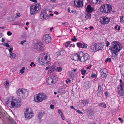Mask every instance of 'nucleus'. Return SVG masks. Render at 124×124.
Segmentation results:
<instances>
[{
    "mask_svg": "<svg viewBox=\"0 0 124 124\" xmlns=\"http://www.w3.org/2000/svg\"><path fill=\"white\" fill-rule=\"evenodd\" d=\"M20 72L21 73V74H23L24 72V70H23L21 69L20 70Z\"/></svg>",
    "mask_w": 124,
    "mask_h": 124,
    "instance_id": "49",
    "label": "nucleus"
},
{
    "mask_svg": "<svg viewBox=\"0 0 124 124\" xmlns=\"http://www.w3.org/2000/svg\"><path fill=\"white\" fill-rule=\"evenodd\" d=\"M82 1L81 0H75L74 1V5L77 7L83 6Z\"/></svg>",
    "mask_w": 124,
    "mask_h": 124,
    "instance_id": "17",
    "label": "nucleus"
},
{
    "mask_svg": "<svg viewBox=\"0 0 124 124\" xmlns=\"http://www.w3.org/2000/svg\"><path fill=\"white\" fill-rule=\"evenodd\" d=\"M67 80L66 81V82L67 84H68V82H70L71 81V80H70L68 78L67 79Z\"/></svg>",
    "mask_w": 124,
    "mask_h": 124,
    "instance_id": "43",
    "label": "nucleus"
},
{
    "mask_svg": "<svg viewBox=\"0 0 124 124\" xmlns=\"http://www.w3.org/2000/svg\"><path fill=\"white\" fill-rule=\"evenodd\" d=\"M43 40L44 42L47 44L50 43L52 40L49 34H44L43 36Z\"/></svg>",
    "mask_w": 124,
    "mask_h": 124,
    "instance_id": "12",
    "label": "nucleus"
},
{
    "mask_svg": "<svg viewBox=\"0 0 124 124\" xmlns=\"http://www.w3.org/2000/svg\"><path fill=\"white\" fill-rule=\"evenodd\" d=\"M50 108L52 109H54V106L52 104H51L50 105Z\"/></svg>",
    "mask_w": 124,
    "mask_h": 124,
    "instance_id": "41",
    "label": "nucleus"
},
{
    "mask_svg": "<svg viewBox=\"0 0 124 124\" xmlns=\"http://www.w3.org/2000/svg\"><path fill=\"white\" fill-rule=\"evenodd\" d=\"M9 57L11 58H15V57H16V54H15L13 53L12 52L10 53Z\"/></svg>",
    "mask_w": 124,
    "mask_h": 124,
    "instance_id": "26",
    "label": "nucleus"
},
{
    "mask_svg": "<svg viewBox=\"0 0 124 124\" xmlns=\"http://www.w3.org/2000/svg\"><path fill=\"white\" fill-rule=\"evenodd\" d=\"M88 111L90 113H92L93 112V110L92 109H89Z\"/></svg>",
    "mask_w": 124,
    "mask_h": 124,
    "instance_id": "53",
    "label": "nucleus"
},
{
    "mask_svg": "<svg viewBox=\"0 0 124 124\" xmlns=\"http://www.w3.org/2000/svg\"><path fill=\"white\" fill-rule=\"evenodd\" d=\"M58 113L60 115H61L62 114V112L61 111V110L60 109H58Z\"/></svg>",
    "mask_w": 124,
    "mask_h": 124,
    "instance_id": "44",
    "label": "nucleus"
},
{
    "mask_svg": "<svg viewBox=\"0 0 124 124\" xmlns=\"http://www.w3.org/2000/svg\"><path fill=\"white\" fill-rule=\"evenodd\" d=\"M91 67V65H90L89 66L87 67H86V69H89Z\"/></svg>",
    "mask_w": 124,
    "mask_h": 124,
    "instance_id": "57",
    "label": "nucleus"
},
{
    "mask_svg": "<svg viewBox=\"0 0 124 124\" xmlns=\"http://www.w3.org/2000/svg\"><path fill=\"white\" fill-rule=\"evenodd\" d=\"M70 41H68L66 42L65 44V46L67 47L70 44Z\"/></svg>",
    "mask_w": 124,
    "mask_h": 124,
    "instance_id": "32",
    "label": "nucleus"
},
{
    "mask_svg": "<svg viewBox=\"0 0 124 124\" xmlns=\"http://www.w3.org/2000/svg\"><path fill=\"white\" fill-rule=\"evenodd\" d=\"M60 115L62 119L63 120H64V116L62 114Z\"/></svg>",
    "mask_w": 124,
    "mask_h": 124,
    "instance_id": "48",
    "label": "nucleus"
},
{
    "mask_svg": "<svg viewBox=\"0 0 124 124\" xmlns=\"http://www.w3.org/2000/svg\"><path fill=\"white\" fill-rule=\"evenodd\" d=\"M81 56L80 59V61L81 62H84L89 60L90 59V57L89 55L87 54H83V53L81 52Z\"/></svg>",
    "mask_w": 124,
    "mask_h": 124,
    "instance_id": "11",
    "label": "nucleus"
},
{
    "mask_svg": "<svg viewBox=\"0 0 124 124\" xmlns=\"http://www.w3.org/2000/svg\"><path fill=\"white\" fill-rule=\"evenodd\" d=\"M57 78L55 76H52L47 78L46 83L48 85H50L55 83L57 81Z\"/></svg>",
    "mask_w": 124,
    "mask_h": 124,
    "instance_id": "8",
    "label": "nucleus"
},
{
    "mask_svg": "<svg viewBox=\"0 0 124 124\" xmlns=\"http://www.w3.org/2000/svg\"><path fill=\"white\" fill-rule=\"evenodd\" d=\"M1 41L2 42H3L4 41V39L3 38H1Z\"/></svg>",
    "mask_w": 124,
    "mask_h": 124,
    "instance_id": "56",
    "label": "nucleus"
},
{
    "mask_svg": "<svg viewBox=\"0 0 124 124\" xmlns=\"http://www.w3.org/2000/svg\"><path fill=\"white\" fill-rule=\"evenodd\" d=\"M47 16L45 10H44L41 11V13L40 15V17L41 19L43 20L46 18Z\"/></svg>",
    "mask_w": 124,
    "mask_h": 124,
    "instance_id": "21",
    "label": "nucleus"
},
{
    "mask_svg": "<svg viewBox=\"0 0 124 124\" xmlns=\"http://www.w3.org/2000/svg\"><path fill=\"white\" fill-rule=\"evenodd\" d=\"M67 122L69 124H71V123L70 121H68Z\"/></svg>",
    "mask_w": 124,
    "mask_h": 124,
    "instance_id": "64",
    "label": "nucleus"
},
{
    "mask_svg": "<svg viewBox=\"0 0 124 124\" xmlns=\"http://www.w3.org/2000/svg\"><path fill=\"white\" fill-rule=\"evenodd\" d=\"M89 102V101L88 100H83L82 101L81 103L82 104V106H84L86 105V104H88Z\"/></svg>",
    "mask_w": 124,
    "mask_h": 124,
    "instance_id": "27",
    "label": "nucleus"
},
{
    "mask_svg": "<svg viewBox=\"0 0 124 124\" xmlns=\"http://www.w3.org/2000/svg\"><path fill=\"white\" fill-rule=\"evenodd\" d=\"M51 59L49 55L47 53H43L40 55L39 60L41 65L47 64L50 61Z\"/></svg>",
    "mask_w": 124,
    "mask_h": 124,
    "instance_id": "2",
    "label": "nucleus"
},
{
    "mask_svg": "<svg viewBox=\"0 0 124 124\" xmlns=\"http://www.w3.org/2000/svg\"><path fill=\"white\" fill-rule=\"evenodd\" d=\"M105 95L106 96H107L108 95V93L107 92H106L105 93Z\"/></svg>",
    "mask_w": 124,
    "mask_h": 124,
    "instance_id": "54",
    "label": "nucleus"
},
{
    "mask_svg": "<svg viewBox=\"0 0 124 124\" xmlns=\"http://www.w3.org/2000/svg\"><path fill=\"white\" fill-rule=\"evenodd\" d=\"M103 46V44L100 43H98L95 46V49H96V51L102 50Z\"/></svg>",
    "mask_w": 124,
    "mask_h": 124,
    "instance_id": "19",
    "label": "nucleus"
},
{
    "mask_svg": "<svg viewBox=\"0 0 124 124\" xmlns=\"http://www.w3.org/2000/svg\"><path fill=\"white\" fill-rule=\"evenodd\" d=\"M25 67H22V68L21 69H22L23 70H24V69H25Z\"/></svg>",
    "mask_w": 124,
    "mask_h": 124,
    "instance_id": "63",
    "label": "nucleus"
},
{
    "mask_svg": "<svg viewBox=\"0 0 124 124\" xmlns=\"http://www.w3.org/2000/svg\"><path fill=\"white\" fill-rule=\"evenodd\" d=\"M16 93L17 95L20 98H25L28 96V94L27 90L23 88H19L16 91Z\"/></svg>",
    "mask_w": 124,
    "mask_h": 124,
    "instance_id": "3",
    "label": "nucleus"
},
{
    "mask_svg": "<svg viewBox=\"0 0 124 124\" xmlns=\"http://www.w3.org/2000/svg\"><path fill=\"white\" fill-rule=\"evenodd\" d=\"M77 45L79 48H86L87 46V44L84 43L78 42L77 43Z\"/></svg>",
    "mask_w": 124,
    "mask_h": 124,
    "instance_id": "20",
    "label": "nucleus"
},
{
    "mask_svg": "<svg viewBox=\"0 0 124 124\" xmlns=\"http://www.w3.org/2000/svg\"><path fill=\"white\" fill-rule=\"evenodd\" d=\"M80 53L75 54L73 55L72 57L73 60L75 61H80V59L81 56Z\"/></svg>",
    "mask_w": 124,
    "mask_h": 124,
    "instance_id": "18",
    "label": "nucleus"
},
{
    "mask_svg": "<svg viewBox=\"0 0 124 124\" xmlns=\"http://www.w3.org/2000/svg\"><path fill=\"white\" fill-rule=\"evenodd\" d=\"M54 13L56 15H58V12L55 11L54 12Z\"/></svg>",
    "mask_w": 124,
    "mask_h": 124,
    "instance_id": "59",
    "label": "nucleus"
},
{
    "mask_svg": "<svg viewBox=\"0 0 124 124\" xmlns=\"http://www.w3.org/2000/svg\"><path fill=\"white\" fill-rule=\"evenodd\" d=\"M93 9L92 7H91L90 5H88L86 8V11L87 12L89 13H92Z\"/></svg>",
    "mask_w": 124,
    "mask_h": 124,
    "instance_id": "22",
    "label": "nucleus"
},
{
    "mask_svg": "<svg viewBox=\"0 0 124 124\" xmlns=\"http://www.w3.org/2000/svg\"><path fill=\"white\" fill-rule=\"evenodd\" d=\"M118 26V25H117L115 27V29L117 30V27Z\"/></svg>",
    "mask_w": 124,
    "mask_h": 124,
    "instance_id": "58",
    "label": "nucleus"
},
{
    "mask_svg": "<svg viewBox=\"0 0 124 124\" xmlns=\"http://www.w3.org/2000/svg\"><path fill=\"white\" fill-rule=\"evenodd\" d=\"M56 70L58 72H60L62 70V69L61 67H57Z\"/></svg>",
    "mask_w": 124,
    "mask_h": 124,
    "instance_id": "33",
    "label": "nucleus"
},
{
    "mask_svg": "<svg viewBox=\"0 0 124 124\" xmlns=\"http://www.w3.org/2000/svg\"><path fill=\"white\" fill-rule=\"evenodd\" d=\"M103 83L101 82H100L98 84L97 93L98 95L99 96H100L102 94V91L103 90Z\"/></svg>",
    "mask_w": 124,
    "mask_h": 124,
    "instance_id": "14",
    "label": "nucleus"
},
{
    "mask_svg": "<svg viewBox=\"0 0 124 124\" xmlns=\"http://www.w3.org/2000/svg\"><path fill=\"white\" fill-rule=\"evenodd\" d=\"M3 45L5 46H6L8 47H9V45L7 43H5Z\"/></svg>",
    "mask_w": 124,
    "mask_h": 124,
    "instance_id": "37",
    "label": "nucleus"
},
{
    "mask_svg": "<svg viewBox=\"0 0 124 124\" xmlns=\"http://www.w3.org/2000/svg\"><path fill=\"white\" fill-rule=\"evenodd\" d=\"M9 51L10 52V53H11L12 52L13 50V48L12 47L11 48H8Z\"/></svg>",
    "mask_w": 124,
    "mask_h": 124,
    "instance_id": "40",
    "label": "nucleus"
},
{
    "mask_svg": "<svg viewBox=\"0 0 124 124\" xmlns=\"http://www.w3.org/2000/svg\"><path fill=\"white\" fill-rule=\"evenodd\" d=\"M21 105V101L19 99L13 100L11 102L10 107L11 108H17Z\"/></svg>",
    "mask_w": 124,
    "mask_h": 124,
    "instance_id": "7",
    "label": "nucleus"
},
{
    "mask_svg": "<svg viewBox=\"0 0 124 124\" xmlns=\"http://www.w3.org/2000/svg\"><path fill=\"white\" fill-rule=\"evenodd\" d=\"M118 119L119 120L121 121V123L123 122V120L121 118L119 117L118 118Z\"/></svg>",
    "mask_w": 124,
    "mask_h": 124,
    "instance_id": "50",
    "label": "nucleus"
},
{
    "mask_svg": "<svg viewBox=\"0 0 124 124\" xmlns=\"http://www.w3.org/2000/svg\"><path fill=\"white\" fill-rule=\"evenodd\" d=\"M45 114V113L44 112H39L38 115V117L39 119H40L42 118V116H43Z\"/></svg>",
    "mask_w": 124,
    "mask_h": 124,
    "instance_id": "23",
    "label": "nucleus"
},
{
    "mask_svg": "<svg viewBox=\"0 0 124 124\" xmlns=\"http://www.w3.org/2000/svg\"><path fill=\"white\" fill-rule=\"evenodd\" d=\"M29 0L30 1L35 3H36L37 2L36 0Z\"/></svg>",
    "mask_w": 124,
    "mask_h": 124,
    "instance_id": "52",
    "label": "nucleus"
},
{
    "mask_svg": "<svg viewBox=\"0 0 124 124\" xmlns=\"http://www.w3.org/2000/svg\"><path fill=\"white\" fill-rule=\"evenodd\" d=\"M101 11L105 13H109L112 10V8L111 5L108 4H104L101 6Z\"/></svg>",
    "mask_w": 124,
    "mask_h": 124,
    "instance_id": "4",
    "label": "nucleus"
},
{
    "mask_svg": "<svg viewBox=\"0 0 124 124\" xmlns=\"http://www.w3.org/2000/svg\"><path fill=\"white\" fill-rule=\"evenodd\" d=\"M76 111L79 114H83V113L82 112V111L79 110H77Z\"/></svg>",
    "mask_w": 124,
    "mask_h": 124,
    "instance_id": "42",
    "label": "nucleus"
},
{
    "mask_svg": "<svg viewBox=\"0 0 124 124\" xmlns=\"http://www.w3.org/2000/svg\"><path fill=\"white\" fill-rule=\"evenodd\" d=\"M29 109L26 108L24 112L25 118L27 119H30L33 116L32 112H29Z\"/></svg>",
    "mask_w": 124,
    "mask_h": 124,
    "instance_id": "13",
    "label": "nucleus"
},
{
    "mask_svg": "<svg viewBox=\"0 0 124 124\" xmlns=\"http://www.w3.org/2000/svg\"><path fill=\"white\" fill-rule=\"evenodd\" d=\"M102 0H92V2L95 4H99L101 3Z\"/></svg>",
    "mask_w": 124,
    "mask_h": 124,
    "instance_id": "24",
    "label": "nucleus"
},
{
    "mask_svg": "<svg viewBox=\"0 0 124 124\" xmlns=\"http://www.w3.org/2000/svg\"><path fill=\"white\" fill-rule=\"evenodd\" d=\"M106 46L107 47H108V46L110 44L109 42L108 41H107L106 42Z\"/></svg>",
    "mask_w": 124,
    "mask_h": 124,
    "instance_id": "46",
    "label": "nucleus"
},
{
    "mask_svg": "<svg viewBox=\"0 0 124 124\" xmlns=\"http://www.w3.org/2000/svg\"><path fill=\"white\" fill-rule=\"evenodd\" d=\"M91 17V16L90 14V13L88 14L87 15H86L85 17L87 19H90Z\"/></svg>",
    "mask_w": 124,
    "mask_h": 124,
    "instance_id": "30",
    "label": "nucleus"
},
{
    "mask_svg": "<svg viewBox=\"0 0 124 124\" xmlns=\"http://www.w3.org/2000/svg\"><path fill=\"white\" fill-rule=\"evenodd\" d=\"M34 48L39 51L42 50L43 49V44L41 42H38L36 44Z\"/></svg>",
    "mask_w": 124,
    "mask_h": 124,
    "instance_id": "15",
    "label": "nucleus"
},
{
    "mask_svg": "<svg viewBox=\"0 0 124 124\" xmlns=\"http://www.w3.org/2000/svg\"><path fill=\"white\" fill-rule=\"evenodd\" d=\"M111 59L110 58H107L105 61L106 62H110L111 61Z\"/></svg>",
    "mask_w": 124,
    "mask_h": 124,
    "instance_id": "35",
    "label": "nucleus"
},
{
    "mask_svg": "<svg viewBox=\"0 0 124 124\" xmlns=\"http://www.w3.org/2000/svg\"><path fill=\"white\" fill-rule=\"evenodd\" d=\"M120 22H123L124 21V20H123V16H120Z\"/></svg>",
    "mask_w": 124,
    "mask_h": 124,
    "instance_id": "38",
    "label": "nucleus"
},
{
    "mask_svg": "<svg viewBox=\"0 0 124 124\" xmlns=\"http://www.w3.org/2000/svg\"><path fill=\"white\" fill-rule=\"evenodd\" d=\"M97 77L96 75L93 73H92L91 76V77L93 78H95Z\"/></svg>",
    "mask_w": 124,
    "mask_h": 124,
    "instance_id": "36",
    "label": "nucleus"
},
{
    "mask_svg": "<svg viewBox=\"0 0 124 124\" xmlns=\"http://www.w3.org/2000/svg\"><path fill=\"white\" fill-rule=\"evenodd\" d=\"M26 42V41L25 40H23L21 41L20 43L21 45H23V43H24L25 42Z\"/></svg>",
    "mask_w": 124,
    "mask_h": 124,
    "instance_id": "47",
    "label": "nucleus"
},
{
    "mask_svg": "<svg viewBox=\"0 0 124 124\" xmlns=\"http://www.w3.org/2000/svg\"><path fill=\"white\" fill-rule=\"evenodd\" d=\"M98 106L104 108H106V104L104 103H101L98 104Z\"/></svg>",
    "mask_w": 124,
    "mask_h": 124,
    "instance_id": "28",
    "label": "nucleus"
},
{
    "mask_svg": "<svg viewBox=\"0 0 124 124\" xmlns=\"http://www.w3.org/2000/svg\"><path fill=\"white\" fill-rule=\"evenodd\" d=\"M46 98V94L43 93H40L36 94L34 98V101L39 103L45 100Z\"/></svg>",
    "mask_w": 124,
    "mask_h": 124,
    "instance_id": "5",
    "label": "nucleus"
},
{
    "mask_svg": "<svg viewBox=\"0 0 124 124\" xmlns=\"http://www.w3.org/2000/svg\"><path fill=\"white\" fill-rule=\"evenodd\" d=\"M9 82L7 81L4 82V85L5 87L6 88L8 87V86L9 85Z\"/></svg>",
    "mask_w": 124,
    "mask_h": 124,
    "instance_id": "29",
    "label": "nucleus"
},
{
    "mask_svg": "<svg viewBox=\"0 0 124 124\" xmlns=\"http://www.w3.org/2000/svg\"><path fill=\"white\" fill-rule=\"evenodd\" d=\"M71 46H72L73 47H74L75 46V45L74 44H71Z\"/></svg>",
    "mask_w": 124,
    "mask_h": 124,
    "instance_id": "60",
    "label": "nucleus"
},
{
    "mask_svg": "<svg viewBox=\"0 0 124 124\" xmlns=\"http://www.w3.org/2000/svg\"><path fill=\"white\" fill-rule=\"evenodd\" d=\"M68 12H70V10L69 8H68Z\"/></svg>",
    "mask_w": 124,
    "mask_h": 124,
    "instance_id": "62",
    "label": "nucleus"
},
{
    "mask_svg": "<svg viewBox=\"0 0 124 124\" xmlns=\"http://www.w3.org/2000/svg\"><path fill=\"white\" fill-rule=\"evenodd\" d=\"M34 63L33 62H32L31 64L30 65V66H31L32 67V65L34 64Z\"/></svg>",
    "mask_w": 124,
    "mask_h": 124,
    "instance_id": "55",
    "label": "nucleus"
},
{
    "mask_svg": "<svg viewBox=\"0 0 124 124\" xmlns=\"http://www.w3.org/2000/svg\"><path fill=\"white\" fill-rule=\"evenodd\" d=\"M70 108L72 109H74V107L73 106H70Z\"/></svg>",
    "mask_w": 124,
    "mask_h": 124,
    "instance_id": "61",
    "label": "nucleus"
},
{
    "mask_svg": "<svg viewBox=\"0 0 124 124\" xmlns=\"http://www.w3.org/2000/svg\"><path fill=\"white\" fill-rule=\"evenodd\" d=\"M100 71L102 77L103 78H106L108 74V71L107 69L105 68L101 69Z\"/></svg>",
    "mask_w": 124,
    "mask_h": 124,
    "instance_id": "16",
    "label": "nucleus"
},
{
    "mask_svg": "<svg viewBox=\"0 0 124 124\" xmlns=\"http://www.w3.org/2000/svg\"><path fill=\"white\" fill-rule=\"evenodd\" d=\"M91 51L93 52H96V49H95V46L94 45H92L90 47Z\"/></svg>",
    "mask_w": 124,
    "mask_h": 124,
    "instance_id": "25",
    "label": "nucleus"
},
{
    "mask_svg": "<svg viewBox=\"0 0 124 124\" xmlns=\"http://www.w3.org/2000/svg\"><path fill=\"white\" fill-rule=\"evenodd\" d=\"M122 49L121 46H120V44L117 41H114L111 44V46L109 48V50L112 53L111 56L112 58L116 59V58L118 52Z\"/></svg>",
    "mask_w": 124,
    "mask_h": 124,
    "instance_id": "1",
    "label": "nucleus"
},
{
    "mask_svg": "<svg viewBox=\"0 0 124 124\" xmlns=\"http://www.w3.org/2000/svg\"><path fill=\"white\" fill-rule=\"evenodd\" d=\"M60 53L61 51H58L56 53V54L57 55H60L61 54Z\"/></svg>",
    "mask_w": 124,
    "mask_h": 124,
    "instance_id": "39",
    "label": "nucleus"
},
{
    "mask_svg": "<svg viewBox=\"0 0 124 124\" xmlns=\"http://www.w3.org/2000/svg\"><path fill=\"white\" fill-rule=\"evenodd\" d=\"M120 82L121 83L118 87V94L120 96H123L124 94V85L122 83L121 79L120 80Z\"/></svg>",
    "mask_w": 124,
    "mask_h": 124,
    "instance_id": "9",
    "label": "nucleus"
},
{
    "mask_svg": "<svg viewBox=\"0 0 124 124\" xmlns=\"http://www.w3.org/2000/svg\"><path fill=\"white\" fill-rule=\"evenodd\" d=\"M74 38H72L71 40L74 42L76 41L77 40V39L76 38L75 36H74L73 37Z\"/></svg>",
    "mask_w": 124,
    "mask_h": 124,
    "instance_id": "34",
    "label": "nucleus"
},
{
    "mask_svg": "<svg viewBox=\"0 0 124 124\" xmlns=\"http://www.w3.org/2000/svg\"><path fill=\"white\" fill-rule=\"evenodd\" d=\"M40 6L39 3H37L35 4L32 5L30 8L31 14L33 15L37 13L40 11Z\"/></svg>",
    "mask_w": 124,
    "mask_h": 124,
    "instance_id": "6",
    "label": "nucleus"
},
{
    "mask_svg": "<svg viewBox=\"0 0 124 124\" xmlns=\"http://www.w3.org/2000/svg\"><path fill=\"white\" fill-rule=\"evenodd\" d=\"M7 35L8 36H10L11 35L12 33L10 32V31H8L7 32Z\"/></svg>",
    "mask_w": 124,
    "mask_h": 124,
    "instance_id": "45",
    "label": "nucleus"
},
{
    "mask_svg": "<svg viewBox=\"0 0 124 124\" xmlns=\"http://www.w3.org/2000/svg\"><path fill=\"white\" fill-rule=\"evenodd\" d=\"M100 22L102 25L108 24L110 22V19L106 16H102L100 18Z\"/></svg>",
    "mask_w": 124,
    "mask_h": 124,
    "instance_id": "10",
    "label": "nucleus"
},
{
    "mask_svg": "<svg viewBox=\"0 0 124 124\" xmlns=\"http://www.w3.org/2000/svg\"><path fill=\"white\" fill-rule=\"evenodd\" d=\"M81 71L82 74L83 75H84L86 72V70H84V69H82L81 70Z\"/></svg>",
    "mask_w": 124,
    "mask_h": 124,
    "instance_id": "31",
    "label": "nucleus"
},
{
    "mask_svg": "<svg viewBox=\"0 0 124 124\" xmlns=\"http://www.w3.org/2000/svg\"><path fill=\"white\" fill-rule=\"evenodd\" d=\"M16 16L18 17H19L20 16V15L19 13H16Z\"/></svg>",
    "mask_w": 124,
    "mask_h": 124,
    "instance_id": "51",
    "label": "nucleus"
}]
</instances>
